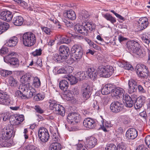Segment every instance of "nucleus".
I'll list each match as a JSON object with an SVG mask.
<instances>
[{"label":"nucleus","instance_id":"63","mask_svg":"<svg viewBox=\"0 0 150 150\" xmlns=\"http://www.w3.org/2000/svg\"><path fill=\"white\" fill-rule=\"evenodd\" d=\"M147 149L144 144H140L137 147L136 150H146Z\"/></svg>","mask_w":150,"mask_h":150},{"label":"nucleus","instance_id":"15","mask_svg":"<svg viewBox=\"0 0 150 150\" xmlns=\"http://www.w3.org/2000/svg\"><path fill=\"white\" fill-rule=\"evenodd\" d=\"M81 91L83 99L87 100L90 98L92 93V88L89 86L81 87Z\"/></svg>","mask_w":150,"mask_h":150},{"label":"nucleus","instance_id":"54","mask_svg":"<svg viewBox=\"0 0 150 150\" xmlns=\"http://www.w3.org/2000/svg\"><path fill=\"white\" fill-rule=\"evenodd\" d=\"M34 109L36 112L40 114H42L44 112V110L39 105H35Z\"/></svg>","mask_w":150,"mask_h":150},{"label":"nucleus","instance_id":"43","mask_svg":"<svg viewBox=\"0 0 150 150\" xmlns=\"http://www.w3.org/2000/svg\"><path fill=\"white\" fill-rule=\"evenodd\" d=\"M142 64L137 65L136 67V70L137 74L141 77H144V74L142 73L143 68Z\"/></svg>","mask_w":150,"mask_h":150},{"label":"nucleus","instance_id":"22","mask_svg":"<svg viewBox=\"0 0 150 150\" xmlns=\"http://www.w3.org/2000/svg\"><path fill=\"white\" fill-rule=\"evenodd\" d=\"M59 54L65 59L70 54V52L68 47L64 45L60 46L59 49Z\"/></svg>","mask_w":150,"mask_h":150},{"label":"nucleus","instance_id":"25","mask_svg":"<svg viewBox=\"0 0 150 150\" xmlns=\"http://www.w3.org/2000/svg\"><path fill=\"white\" fill-rule=\"evenodd\" d=\"M86 73L88 76L92 80H94L97 78L98 73L97 70L93 67L88 68Z\"/></svg>","mask_w":150,"mask_h":150},{"label":"nucleus","instance_id":"16","mask_svg":"<svg viewBox=\"0 0 150 150\" xmlns=\"http://www.w3.org/2000/svg\"><path fill=\"white\" fill-rule=\"evenodd\" d=\"M138 82L134 79H131L128 80V85L129 86L128 90L129 93H132L137 92V90Z\"/></svg>","mask_w":150,"mask_h":150},{"label":"nucleus","instance_id":"55","mask_svg":"<svg viewBox=\"0 0 150 150\" xmlns=\"http://www.w3.org/2000/svg\"><path fill=\"white\" fill-rule=\"evenodd\" d=\"M42 50L40 48L39 49H36L35 51L32 53L34 57L40 55L42 54Z\"/></svg>","mask_w":150,"mask_h":150},{"label":"nucleus","instance_id":"61","mask_svg":"<svg viewBox=\"0 0 150 150\" xmlns=\"http://www.w3.org/2000/svg\"><path fill=\"white\" fill-rule=\"evenodd\" d=\"M15 1L18 3H20L21 5L23 6L26 7L28 6L27 3L24 1L22 0H16Z\"/></svg>","mask_w":150,"mask_h":150},{"label":"nucleus","instance_id":"40","mask_svg":"<svg viewBox=\"0 0 150 150\" xmlns=\"http://www.w3.org/2000/svg\"><path fill=\"white\" fill-rule=\"evenodd\" d=\"M45 97V94L44 92H41L37 93L34 97V100L37 101L42 100Z\"/></svg>","mask_w":150,"mask_h":150},{"label":"nucleus","instance_id":"58","mask_svg":"<svg viewBox=\"0 0 150 150\" xmlns=\"http://www.w3.org/2000/svg\"><path fill=\"white\" fill-rule=\"evenodd\" d=\"M137 89L139 92L140 93H146V90L141 85L138 84L137 87Z\"/></svg>","mask_w":150,"mask_h":150},{"label":"nucleus","instance_id":"6","mask_svg":"<svg viewBox=\"0 0 150 150\" xmlns=\"http://www.w3.org/2000/svg\"><path fill=\"white\" fill-rule=\"evenodd\" d=\"M98 71L100 76L103 77L108 78L114 72L113 67L111 66L103 65L99 66L98 68Z\"/></svg>","mask_w":150,"mask_h":150},{"label":"nucleus","instance_id":"34","mask_svg":"<svg viewBox=\"0 0 150 150\" xmlns=\"http://www.w3.org/2000/svg\"><path fill=\"white\" fill-rule=\"evenodd\" d=\"M102 16L112 24H114L116 21L115 18L113 17L110 13H106L102 14Z\"/></svg>","mask_w":150,"mask_h":150},{"label":"nucleus","instance_id":"10","mask_svg":"<svg viewBox=\"0 0 150 150\" xmlns=\"http://www.w3.org/2000/svg\"><path fill=\"white\" fill-rule=\"evenodd\" d=\"M124 105L118 101L113 102L110 104V109L113 113H117L122 111L124 109Z\"/></svg>","mask_w":150,"mask_h":150},{"label":"nucleus","instance_id":"45","mask_svg":"<svg viewBox=\"0 0 150 150\" xmlns=\"http://www.w3.org/2000/svg\"><path fill=\"white\" fill-rule=\"evenodd\" d=\"M64 92V94L66 95L67 99L70 100L73 99V94L72 93V91H71L70 90L67 89L66 91Z\"/></svg>","mask_w":150,"mask_h":150},{"label":"nucleus","instance_id":"23","mask_svg":"<svg viewBox=\"0 0 150 150\" xmlns=\"http://www.w3.org/2000/svg\"><path fill=\"white\" fill-rule=\"evenodd\" d=\"M12 22L16 26H20L22 25L23 22V18L22 16L17 15V13H13Z\"/></svg>","mask_w":150,"mask_h":150},{"label":"nucleus","instance_id":"60","mask_svg":"<svg viewBox=\"0 0 150 150\" xmlns=\"http://www.w3.org/2000/svg\"><path fill=\"white\" fill-rule=\"evenodd\" d=\"M42 31L48 35L50 34L51 30L50 28L46 27H41Z\"/></svg>","mask_w":150,"mask_h":150},{"label":"nucleus","instance_id":"50","mask_svg":"<svg viewBox=\"0 0 150 150\" xmlns=\"http://www.w3.org/2000/svg\"><path fill=\"white\" fill-rule=\"evenodd\" d=\"M126 149L125 144L122 142L119 143L116 147V150H125Z\"/></svg>","mask_w":150,"mask_h":150},{"label":"nucleus","instance_id":"13","mask_svg":"<svg viewBox=\"0 0 150 150\" xmlns=\"http://www.w3.org/2000/svg\"><path fill=\"white\" fill-rule=\"evenodd\" d=\"M1 136L0 137V144H3L4 142L9 139L12 136L10 131H8L6 129H4L1 133Z\"/></svg>","mask_w":150,"mask_h":150},{"label":"nucleus","instance_id":"53","mask_svg":"<svg viewBox=\"0 0 150 150\" xmlns=\"http://www.w3.org/2000/svg\"><path fill=\"white\" fill-rule=\"evenodd\" d=\"M142 66L143 68L142 73L143 74L144 73V76H148L149 73V70H148L147 67L144 64H142Z\"/></svg>","mask_w":150,"mask_h":150},{"label":"nucleus","instance_id":"9","mask_svg":"<svg viewBox=\"0 0 150 150\" xmlns=\"http://www.w3.org/2000/svg\"><path fill=\"white\" fill-rule=\"evenodd\" d=\"M32 76L29 73H26L21 78V81L22 82L23 86L21 89H23V91L30 89V85L31 80Z\"/></svg>","mask_w":150,"mask_h":150},{"label":"nucleus","instance_id":"47","mask_svg":"<svg viewBox=\"0 0 150 150\" xmlns=\"http://www.w3.org/2000/svg\"><path fill=\"white\" fill-rule=\"evenodd\" d=\"M68 80L70 81V84L74 85L77 82V79L76 76H68Z\"/></svg>","mask_w":150,"mask_h":150},{"label":"nucleus","instance_id":"51","mask_svg":"<svg viewBox=\"0 0 150 150\" xmlns=\"http://www.w3.org/2000/svg\"><path fill=\"white\" fill-rule=\"evenodd\" d=\"M105 150H116V147L115 145L113 144H108L105 148Z\"/></svg>","mask_w":150,"mask_h":150},{"label":"nucleus","instance_id":"38","mask_svg":"<svg viewBox=\"0 0 150 150\" xmlns=\"http://www.w3.org/2000/svg\"><path fill=\"white\" fill-rule=\"evenodd\" d=\"M52 58L56 62L60 63L62 62V60H65L63 57L60 54H59L57 53H54L52 56Z\"/></svg>","mask_w":150,"mask_h":150},{"label":"nucleus","instance_id":"32","mask_svg":"<svg viewBox=\"0 0 150 150\" xmlns=\"http://www.w3.org/2000/svg\"><path fill=\"white\" fill-rule=\"evenodd\" d=\"M59 88L64 92L66 91L68 89L69 83L66 80H62L59 82Z\"/></svg>","mask_w":150,"mask_h":150},{"label":"nucleus","instance_id":"14","mask_svg":"<svg viewBox=\"0 0 150 150\" xmlns=\"http://www.w3.org/2000/svg\"><path fill=\"white\" fill-rule=\"evenodd\" d=\"M148 19L146 17L140 18L137 21V27L139 30H144L148 26Z\"/></svg>","mask_w":150,"mask_h":150},{"label":"nucleus","instance_id":"2","mask_svg":"<svg viewBox=\"0 0 150 150\" xmlns=\"http://www.w3.org/2000/svg\"><path fill=\"white\" fill-rule=\"evenodd\" d=\"M126 45L129 52L130 53H133L141 57L144 55L142 50L141 46L139 43L134 40H129L127 42Z\"/></svg>","mask_w":150,"mask_h":150},{"label":"nucleus","instance_id":"36","mask_svg":"<svg viewBox=\"0 0 150 150\" xmlns=\"http://www.w3.org/2000/svg\"><path fill=\"white\" fill-rule=\"evenodd\" d=\"M8 62L10 65L14 67H18L19 63V60L17 58L14 57L8 59Z\"/></svg>","mask_w":150,"mask_h":150},{"label":"nucleus","instance_id":"1","mask_svg":"<svg viewBox=\"0 0 150 150\" xmlns=\"http://www.w3.org/2000/svg\"><path fill=\"white\" fill-rule=\"evenodd\" d=\"M95 26L94 24L85 22L82 23V25L76 24L74 26V30L76 33H80L83 35H87L88 32L95 29Z\"/></svg>","mask_w":150,"mask_h":150},{"label":"nucleus","instance_id":"28","mask_svg":"<svg viewBox=\"0 0 150 150\" xmlns=\"http://www.w3.org/2000/svg\"><path fill=\"white\" fill-rule=\"evenodd\" d=\"M63 15L64 16H67L68 18L71 20H75L76 18V15L74 12L72 10H69L64 12Z\"/></svg>","mask_w":150,"mask_h":150},{"label":"nucleus","instance_id":"8","mask_svg":"<svg viewBox=\"0 0 150 150\" xmlns=\"http://www.w3.org/2000/svg\"><path fill=\"white\" fill-rule=\"evenodd\" d=\"M81 116L78 113L72 112L69 113L67 117V122L71 124L74 125L81 120Z\"/></svg>","mask_w":150,"mask_h":150},{"label":"nucleus","instance_id":"41","mask_svg":"<svg viewBox=\"0 0 150 150\" xmlns=\"http://www.w3.org/2000/svg\"><path fill=\"white\" fill-rule=\"evenodd\" d=\"M21 90L23 91V92H21L20 90H17L16 92V95L17 96L18 98H20L22 99H28L26 95L24 94L23 92L24 91H23V89H21Z\"/></svg>","mask_w":150,"mask_h":150},{"label":"nucleus","instance_id":"62","mask_svg":"<svg viewBox=\"0 0 150 150\" xmlns=\"http://www.w3.org/2000/svg\"><path fill=\"white\" fill-rule=\"evenodd\" d=\"M26 150H35L37 147L32 145L29 144L25 148Z\"/></svg>","mask_w":150,"mask_h":150},{"label":"nucleus","instance_id":"56","mask_svg":"<svg viewBox=\"0 0 150 150\" xmlns=\"http://www.w3.org/2000/svg\"><path fill=\"white\" fill-rule=\"evenodd\" d=\"M75 146L77 149V150H85V146H83V144H82L81 143H78L77 144L75 145Z\"/></svg>","mask_w":150,"mask_h":150},{"label":"nucleus","instance_id":"11","mask_svg":"<svg viewBox=\"0 0 150 150\" xmlns=\"http://www.w3.org/2000/svg\"><path fill=\"white\" fill-rule=\"evenodd\" d=\"M38 134L39 139L42 142H46L49 139L50 135L48 131L45 127H40L38 130Z\"/></svg>","mask_w":150,"mask_h":150},{"label":"nucleus","instance_id":"35","mask_svg":"<svg viewBox=\"0 0 150 150\" xmlns=\"http://www.w3.org/2000/svg\"><path fill=\"white\" fill-rule=\"evenodd\" d=\"M93 108L98 112L100 111L103 107V105L101 103L98 102L97 100H93L92 104Z\"/></svg>","mask_w":150,"mask_h":150},{"label":"nucleus","instance_id":"59","mask_svg":"<svg viewBox=\"0 0 150 150\" xmlns=\"http://www.w3.org/2000/svg\"><path fill=\"white\" fill-rule=\"evenodd\" d=\"M8 52V48L6 47H3L0 50V54H4L7 53Z\"/></svg>","mask_w":150,"mask_h":150},{"label":"nucleus","instance_id":"20","mask_svg":"<svg viewBox=\"0 0 150 150\" xmlns=\"http://www.w3.org/2000/svg\"><path fill=\"white\" fill-rule=\"evenodd\" d=\"M123 102L125 106L127 108L132 107L134 105V100L128 95L125 94L123 97Z\"/></svg>","mask_w":150,"mask_h":150},{"label":"nucleus","instance_id":"4","mask_svg":"<svg viewBox=\"0 0 150 150\" xmlns=\"http://www.w3.org/2000/svg\"><path fill=\"white\" fill-rule=\"evenodd\" d=\"M23 43L25 46L31 47L35 43L36 38L34 34L31 32L25 33L22 36Z\"/></svg>","mask_w":150,"mask_h":150},{"label":"nucleus","instance_id":"48","mask_svg":"<svg viewBox=\"0 0 150 150\" xmlns=\"http://www.w3.org/2000/svg\"><path fill=\"white\" fill-rule=\"evenodd\" d=\"M24 120V118L23 115H20L15 120H14V123H15V125H18L21 123Z\"/></svg>","mask_w":150,"mask_h":150},{"label":"nucleus","instance_id":"33","mask_svg":"<svg viewBox=\"0 0 150 150\" xmlns=\"http://www.w3.org/2000/svg\"><path fill=\"white\" fill-rule=\"evenodd\" d=\"M141 37L143 42L148 45L150 42V34L145 33L141 35Z\"/></svg>","mask_w":150,"mask_h":150},{"label":"nucleus","instance_id":"21","mask_svg":"<svg viewBox=\"0 0 150 150\" xmlns=\"http://www.w3.org/2000/svg\"><path fill=\"white\" fill-rule=\"evenodd\" d=\"M146 98L141 96L137 98L134 103V106L136 109L140 108L144 105L145 103Z\"/></svg>","mask_w":150,"mask_h":150},{"label":"nucleus","instance_id":"3","mask_svg":"<svg viewBox=\"0 0 150 150\" xmlns=\"http://www.w3.org/2000/svg\"><path fill=\"white\" fill-rule=\"evenodd\" d=\"M71 52L72 54L73 59L75 61H80L84 52L83 47L79 44H75L71 48Z\"/></svg>","mask_w":150,"mask_h":150},{"label":"nucleus","instance_id":"64","mask_svg":"<svg viewBox=\"0 0 150 150\" xmlns=\"http://www.w3.org/2000/svg\"><path fill=\"white\" fill-rule=\"evenodd\" d=\"M64 22L65 23V25L67 27L69 28H71L72 26H73L72 23H71L70 22L66 20H64Z\"/></svg>","mask_w":150,"mask_h":150},{"label":"nucleus","instance_id":"52","mask_svg":"<svg viewBox=\"0 0 150 150\" xmlns=\"http://www.w3.org/2000/svg\"><path fill=\"white\" fill-rule=\"evenodd\" d=\"M9 82L11 86H16L17 81L12 76H10L9 79Z\"/></svg>","mask_w":150,"mask_h":150},{"label":"nucleus","instance_id":"27","mask_svg":"<svg viewBox=\"0 0 150 150\" xmlns=\"http://www.w3.org/2000/svg\"><path fill=\"white\" fill-rule=\"evenodd\" d=\"M90 15L88 12L86 10H82L79 13L78 17L81 21L85 22L88 19Z\"/></svg>","mask_w":150,"mask_h":150},{"label":"nucleus","instance_id":"19","mask_svg":"<svg viewBox=\"0 0 150 150\" xmlns=\"http://www.w3.org/2000/svg\"><path fill=\"white\" fill-rule=\"evenodd\" d=\"M13 14L8 11H2L0 14V18L4 21L9 22L12 19Z\"/></svg>","mask_w":150,"mask_h":150},{"label":"nucleus","instance_id":"39","mask_svg":"<svg viewBox=\"0 0 150 150\" xmlns=\"http://www.w3.org/2000/svg\"><path fill=\"white\" fill-rule=\"evenodd\" d=\"M119 65L121 67H124L125 69L127 70H132L133 69L132 65L127 62H123L119 63Z\"/></svg>","mask_w":150,"mask_h":150},{"label":"nucleus","instance_id":"42","mask_svg":"<svg viewBox=\"0 0 150 150\" xmlns=\"http://www.w3.org/2000/svg\"><path fill=\"white\" fill-rule=\"evenodd\" d=\"M86 76V74H85V72L83 71L78 72L75 74V76L77 78V80L80 81L84 79Z\"/></svg>","mask_w":150,"mask_h":150},{"label":"nucleus","instance_id":"57","mask_svg":"<svg viewBox=\"0 0 150 150\" xmlns=\"http://www.w3.org/2000/svg\"><path fill=\"white\" fill-rule=\"evenodd\" d=\"M145 142L148 147L150 149V136L147 135L145 138Z\"/></svg>","mask_w":150,"mask_h":150},{"label":"nucleus","instance_id":"49","mask_svg":"<svg viewBox=\"0 0 150 150\" xmlns=\"http://www.w3.org/2000/svg\"><path fill=\"white\" fill-rule=\"evenodd\" d=\"M12 72L11 71H8L6 70L1 69L0 70V74L4 77H6L9 75H11Z\"/></svg>","mask_w":150,"mask_h":150},{"label":"nucleus","instance_id":"18","mask_svg":"<svg viewBox=\"0 0 150 150\" xmlns=\"http://www.w3.org/2000/svg\"><path fill=\"white\" fill-rule=\"evenodd\" d=\"M97 142V139L93 137H90L86 139L85 142V148L88 149L93 148L96 145Z\"/></svg>","mask_w":150,"mask_h":150},{"label":"nucleus","instance_id":"31","mask_svg":"<svg viewBox=\"0 0 150 150\" xmlns=\"http://www.w3.org/2000/svg\"><path fill=\"white\" fill-rule=\"evenodd\" d=\"M58 38L59 39L60 42L62 43L68 44L71 41V38L67 36L59 35Z\"/></svg>","mask_w":150,"mask_h":150},{"label":"nucleus","instance_id":"29","mask_svg":"<svg viewBox=\"0 0 150 150\" xmlns=\"http://www.w3.org/2000/svg\"><path fill=\"white\" fill-rule=\"evenodd\" d=\"M18 42V39L16 37H13L10 38L8 42H7L6 45L10 47L15 46Z\"/></svg>","mask_w":150,"mask_h":150},{"label":"nucleus","instance_id":"17","mask_svg":"<svg viewBox=\"0 0 150 150\" xmlns=\"http://www.w3.org/2000/svg\"><path fill=\"white\" fill-rule=\"evenodd\" d=\"M137 136V131L134 128H130L128 129L125 134L126 139L130 140H132L135 139Z\"/></svg>","mask_w":150,"mask_h":150},{"label":"nucleus","instance_id":"30","mask_svg":"<svg viewBox=\"0 0 150 150\" xmlns=\"http://www.w3.org/2000/svg\"><path fill=\"white\" fill-rule=\"evenodd\" d=\"M9 27L8 23L0 21V35L6 31Z\"/></svg>","mask_w":150,"mask_h":150},{"label":"nucleus","instance_id":"5","mask_svg":"<svg viewBox=\"0 0 150 150\" xmlns=\"http://www.w3.org/2000/svg\"><path fill=\"white\" fill-rule=\"evenodd\" d=\"M49 103L50 109L55 111L56 114L60 115L62 117L65 115V110L64 107L62 105L59 104L54 100H50Z\"/></svg>","mask_w":150,"mask_h":150},{"label":"nucleus","instance_id":"7","mask_svg":"<svg viewBox=\"0 0 150 150\" xmlns=\"http://www.w3.org/2000/svg\"><path fill=\"white\" fill-rule=\"evenodd\" d=\"M83 126L89 129H94L97 127L98 122L96 119L87 117L85 118L83 122Z\"/></svg>","mask_w":150,"mask_h":150},{"label":"nucleus","instance_id":"24","mask_svg":"<svg viewBox=\"0 0 150 150\" xmlns=\"http://www.w3.org/2000/svg\"><path fill=\"white\" fill-rule=\"evenodd\" d=\"M124 91L123 89L120 88H115L114 85L113 89L111 92V95L112 97H115L118 98V97L120 98L123 96V92Z\"/></svg>","mask_w":150,"mask_h":150},{"label":"nucleus","instance_id":"26","mask_svg":"<svg viewBox=\"0 0 150 150\" xmlns=\"http://www.w3.org/2000/svg\"><path fill=\"white\" fill-rule=\"evenodd\" d=\"M114 88V85L111 84H106L103 87L101 90L103 95H107L111 93Z\"/></svg>","mask_w":150,"mask_h":150},{"label":"nucleus","instance_id":"12","mask_svg":"<svg viewBox=\"0 0 150 150\" xmlns=\"http://www.w3.org/2000/svg\"><path fill=\"white\" fill-rule=\"evenodd\" d=\"M9 96L7 93L0 90V104L8 105L10 104Z\"/></svg>","mask_w":150,"mask_h":150},{"label":"nucleus","instance_id":"44","mask_svg":"<svg viewBox=\"0 0 150 150\" xmlns=\"http://www.w3.org/2000/svg\"><path fill=\"white\" fill-rule=\"evenodd\" d=\"M41 84L40 79L38 77H35L33 79V86L35 88H38L40 87Z\"/></svg>","mask_w":150,"mask_h":150},{"label":"nucleus","instance_id":"46","mask_svg":"<svg viewBox=\"0 0 150 150\" xmlns=\"http://www.w3.org/2000/svg\"><path fill=\"white\" fill-rule=\"evenodd\" d=\"M51 150L52 149L54 150H61V144L58 142L53 143L50 146Z\"/></svg>","mask_w":150,"mask_h":150},{"label":"nucleus","instance_id":"37","mask_svg":"<svg viewBox=\"0 0 150 150\" xmlns=\"http://www.w3.org/2000/svg\"><path fill=\"white\" fill-rule=\"evenodd\" d=\"M113 125L110 121H105V126L103 125L101 127V128L104 132H107L109 131V129Z\"/></svg>","mask_w":150,"mask_h":150}]
</instances>
